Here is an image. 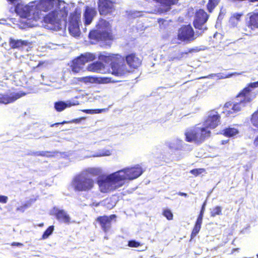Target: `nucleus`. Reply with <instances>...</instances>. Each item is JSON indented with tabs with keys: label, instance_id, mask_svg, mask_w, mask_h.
Returning a JSON list of instances; mask_svg holds the SVG:
<instances>
[{
	"label": "nucleus",
	"instance_id": "1",
	"mask_svg": "<svg viewBox=\"0 0 258 258\" xmlns=\"http://www.w3.org/2000/svg\"><path fill=\"white\" fill-rule=\"evenodd\" d=\"M97 55L100 60L106 63L110 62L112 74L121 76L129 72L124 63L123 57L119 54H112L105 51L99 52L97 55L90 52L82 54L73 61L71 66L72 71L76 73H79L84 69L86 62L94 60Z\"/></svg>",
	"mask_w": 258,
	"mask_h": 258
},
{
	"label": "nucleus",
	"instance_id": "2",
	"mask_svg": "<svg viewBox=\"0 0 258 258\" xmlns=\"http://www.w3.org/2000/svg\"><path fill=\"white\" fill-rule=\"evenodd\" d=\"M144 171L139 165L129 167L99 178L97 180L99 190L106 193L121 187L129 180H133L141 176Z\"/></svg>",
	"mask_w": 258,
	"mask_h": 258
},
{
	"label": "nucleus",
	"instance_id": "3",
	"mask_svg": "<svg viewBox=\"0 0 258 258\" xmlns=\"http://www.w3.org/2000/svg\"><path fill=\"white\" fill-rule=\"evenodd\" d=\"M40 5L45 11L55 7L53 11L44 17V22L49 25V29L58 31L66 28L68 11L71 7H74V4H68L60 0H42Z\"/></svg>",
	"mask_w": 258,
	"mask_h": 258
},
{
	"label": "nucleus",
	"instance_id": "4",
	"mask_svg": "<svg viewBox=\"0 0 258 258\" xmlns=\"http://www.w3.org/2000/svg\"><path fill=\"white\" fill-rule=\"evenodd\" d=\"M258 87V81L250 83L237 95V102H227L224 105L227 115L234 114L241 111L255 97L251 92V89Z\"/></svg>",
	"mask_w": 258,
	"mask_h": 258
},
{
	"label": "nucleus",
	"instance_id": "5",
	"mask_svg": "<svg viewBox=\"0 0 258 258\" xmlns=\"http://www.w3.org/2000/svg\"><path fill=\"white\" fill-rule=\"evenodd\" d=\"M97 29L92 31L89 33L91 39L97 40H111L112 35L110 32V26L108 22L101 19L96 25Z\"/></svg>",
	"mask_w": 258,
	"mask_h": 258
},
{
	"label": "nucleus",
	"instance_id": "6",
	"mask_svg": "<svg viewBox=\"0 0 258 258\" xmlns=\"http://www.w3.org/2000/svg\"><path fill=\"white\" fill-rule=\"evenodd\" d=\"M72 184L76 191H88L93 188L94 181L87 172H82L74 177Z\"/></svg>",
	"mask_w": 258,
	"mask_h": 258
},
{
	"label": "nucleus",
	"instance_id": "7",
	"mask_svg": "<svg viewBox=\"0 0 258 258\" xmlns=\"http://www.w3.org/2000/svg\"><path fill=\"white\" fill-rule=\"evenodd\" d=\"M211 132L205 127L195 126L187 129L185 133L186 141L189 142L202 143L210 136Z\"/></svg>",
	"mask_w": 258,
	"mask_h": 258
},
{
	"label": "nucleus",
	"instance_id": "8",
	"mask_svg": "<svg viewBox=\"0 0 258 258\" xmlns=\"http://www.w3.org/2000/svg\"><path fill=\"white\" fill-rule=\"evenodd\" d=\"M81 12L76 9L71 14L69 20V31L71 35L77 37L80 35L79 23L81 22Z\"/></svg>",
	"mask_w": 258,
	"mask_h": 258
},
{
	"label": "nucleus",
	"instance_id": "9",
	"mask_svg": "<svg viewBox=\"0 0 258 258\" xmlns=\"http://www.w3.org/2000/svg\"><path fill=\"white\" fill-rule=\"evenodd\" d=\"M177 39L186 43L194 40L196 37L192 28L189 25L181 27L178 30Z\"/></svg>",
	"mask_w": 258,
	"mask_h": 258
},
{
	"label": "nucleus",
	"instance_id": "10",
	"mask_svg": "<svg viewBox=\"0 0 258 258\" xmlns=\"http://www.w3.org/2000/svg\"><path fill=\"white\" fill-rule=\"evenodd\" d=\"M25 95L26 94L23 92H15L9 90L4 93L0 94V104H7L13 103Z\"/></svg>",
	"mask_w": 258,
	"mask_h": 258
},
{
	"label": "nucleus",
	"instance_id": "11",
	"mask_svg": "<svg viewBox=\"0 0 258 258\" xmlns=\"http://www.w3.org/2000/svg\"><path fill=\"white\" fill-rule=\"evenodd\" d=\"M209 18L208 15L203 10H199L196 14L195 19L194 22V26L196 29L203 30H207L205 23Z\"/></svg>",
	"mask_w": 258,
	"mask_h": 258
},
{
	"label": "nucleus",
	"instance_id": "12",
	"mask_svg": "<svg viewBox=\"0 0 258 258\" xmlns=\"http://www.w3.org/2000/svg\"><path fill=\"white\" fill-rule=\"evenodd\" d=\"M220 115L215 110H211L208 113L207 118L205 120L204 127L208 128H214L217 127L220 122Z\"/></svg>",
	"mask_w": 258,
	"mask_h": 258
},
{
	"label": "nucleus",
	"instance_id": "13",
	"mask_svg": "<svg viewBox=\"0 0 258 258\" xmlns=\"http://www.w3.org/2000/svg\"><path fill=\"white\" fill-rule=\"evenodd\" d=\"M115 215H111L109 216H100L97 218L96 221L99 223V225L103 231L107 232L111 228V221L115 219Z\"/></svg>",
	"mask_w": 258,
	"mask_h": 258
},
{
	"label": "nucleus",
	"instance_id": "14",
	"mask_svg": "<svg viewBox=\"0 0 258 258\" xmlns=\"http://www.w3.org/2000/svg\"><path fill=\"white\" fill-rule=\"evenodd\" d=\"M113 4L110 0H99L98 9L101 15H106L112 12Z\"/></svg>",
	"mask_w": 258,
	"mask_h": 258
},
{
	"label": "nucleus",
	"instance_id": "15",
	"mask_svg": "<svg viewBox=\"0 0 258 258\" xmlns=\"http://www.w3.org/2000/svg\"><path fill=\"white\" fill-rule=\"evenodd\" d=\"M165 145L170 150L177 151L182 150L184 144L181 140L178 138H174L166 141Z\"/></svg>",
	"mask_w": 258,
	"mask_h": 258
},
{
	"label": "nucleus",
	"instance_id": "16",
	"mask_svg": "<svg viewBox=\"0 0 258 258\" xmlns=\"http://www.w3.org/2000/svg\"><path fill=\"white\" fill-rule=\"evenodd\" d=\"M96 14L97 12L95 9L88 6L86 7V9L83 14L84 24L85 26L90 25L91 23Z\"/></svg>",
	"mask_w": 258,
	"mask_h": 258
},
{
	"label": "nucleus",
	"instance_id": "17",
	"mask_svg": "<svg viewBox=\"0 0 258 258\" xmlns=\"http://www.w3.org/2000/svg\"><path fill=\"white\" fill-rule=\"evenodd\" d=\"M125 60L128 66L134 69L139 67L141 64V59L134 53L128 54L125 57Z\"/></svg>",
	"mask_w": 258,
	"mask_h": 258
},
{
	"label": "nucleus",
	"instance_id": "18",
	"mask_svg": "<svg viewBox=\"0 0 258 258\" xmlns=\"http://www.w3.org/2000/svg\"><path fill=\"white\" fill-rule=\"evenodd\" d=\"M79 104L78 101L75 100H68L66 102L58 101L55 103L54 108L57 111H61L67 107Z\"/></svg>",
	"mask_w": 258,
	"mask_h": 258
},
{
	"label": "nucleus",
	"instance_id": "19",
	"mask_svg": "<svg viewBox=\"0 0 258 258\" xmlns=\"http://www.w3.org/2000/svg\"><path fill=\"white\" fill-rule=\"evenodd\" d=\"M55 214L56 219L60 222L68 224L70 223L71 217L66 211L55 209Z\"/></svg>",
	"mask_w": 258,
	"mask_h": 258
},
{
	"label": "nucleus",
	"instance_id": "20",
	"mask_svg": "<svg viewBox=\"0 0 258 258\" xmlns=\"http://www.w3.org/2000/svg\"><path fill=\"white\" fill-rule=\"evenodd\" d=\"M89 71L103 74L105 73V66L100 61H96L89 64L87 67Z\"/></svg>",
	"mask_w": 258,
	"mask_h": 258
},
{
	"label": "nucleus",
	"instance_id": "21",
	"mask_svg": "<svg viewBox=\"0 0 258 258\" xmlns=\"http://www.w3.org/2000/svg\"><path fill=\"white\" fill-rule=\"evenodd\" d=\"M15 11L16 13L19 14L22 17H27L30 12V7L28 6H23L22 5H17L15 7Z\"/></svg>",
	"mask_w": 258,
	"mask_h": 258
},
{
	"label": "nucleus",
	"instance_id": "22",
	"mask_svg": "<svg viewBox=\"0 0 258 258\" xmlns=\"http://www.w3.org/2000/svg\"><path fill=\"white\" fill-rule=\"evenodd\" d=\"M28 43V41L15 40L12 38H10L9 40V44L12 48H19L24 45H27Z\"/></svg>",
	"mask_w": 258,
	"mask_h": 258
},
{
	"label": "nucleus",
	"instance_id": "23",
	"mask_svg": "<svg viewBox=\"0 0 258 258\" xmlns=\"http://www.w3.org/2000/svg\"><path fill=\"white\" fill-rule=\"evenodd\" d=\"M249 27L251 29L258 28V14L254 13L249 18Z\"/></svg>",
	"mask_w": 258,
	"mask_h": 258
},
{
	"label": "nucleus",
	"instance_id": "24",
	"mask_svg": "<svg viewBox=\"0 0 258 258\" xmlns=\"http://www.w3.org/2000/svg\"><path fill=\"white\" fill-rule=\"evenodd\" d=\"M240 74H238L237 73H234L231 74H229L228 75H225L224 74L218 73V74H212L207 77H202L201 78H212L214 76H217L218 79H223L228 78H230L233 75H240Z\"/></svg>",
	"mask_w": 258,
	"mask_h": 258
},
{
	"label": "nucleus",
	"instance_id": "25",
	"mask_svg": "<svg viewBox=\"0 0 258 258\" xmlns=\"http://www.w3.org/2000/svg\"><path fill=\"white\" fill-rule=\"evenodd\" d=\"M83 172H87L88 175L91 174L93 176L100 175L102 173V170L100 167H91L87 168Z\"/></svg>",
	"mask_w": 258,
	"mask_h": 258
},
{
	"label": "nucleus",
	"instance_id": "26",
	"mask_svg": "<svg viewBox=\"0 0 258 258\" xmlns=\"http://www.w3.org/2000/svg\"><path fill=\"white\" fill-rule=\"evenodd\" d=\"M238 131L235 128L229 127L224 130V135L227 137H231L237 134Z\"/></svg>",
	"mask_w": 258,
	"mask_h": 258
},
{
	"label": "nucleus",
	"instance_id": "27",
	"mask_svg": "<svg viewBox=\"0 0 258 258\" xmlns=\"http://www.w3.org/2000/svg\"><path fill=\"white\" fill-rule=\"evenodd\" d=\"M111 154V151L107 150V149H103L99 150L95 154L92 155V157H102V156H108Z\"/></svg>",
	"mask_w": 258,
	"mask_h": 258
},
{
	"label": "nucleus",
	"instance_id": "28",
	"mask_svg": "<svg viewBox=\"0 0 258 258\" xmlns=\"http://www.w3.org/2000/svg\"><path fill=\"white\" fill-rule=\"evenodd\" d=\"M220 0H209L207 4V9L208 11L211 13L215 7L218 4Z\"/></svg>",
	"mask_w": 258,
	"mask_h": 258
},
{
	"label": "nucleus",
	"instance_id": "29",
	"mask_svg": "<svg viewBox=\"0 0 258 258\" xmlns=\"http://www.w3.org/2000/svg\"><path fill=\"white\" fill-rule=\"evenodd\" d=\"M224 49L225 51H228L229 50H232V51L227 52V54L230 55L232 54L233 52L236 50V46L234 43H230L226 46L224 47Z\"/></svg>",
	"mask_w": 258,
	"mask_h": 258
},
{
	"label": "nucleus",
	"instance_id": "30",
	"mask_svg": "<svg viewBox=\"0 0 258 258\" xmlns=\"http://www.w3.org/2000/svg\"><path fill=\"white\" fill-rule=\"evenodd\" d=\"M222 214V208L220 206H216L215 208L211 209V216L214 217L217 215Z\"/></svg>",
	"mask_w": 258,
	"mask_h": 258
},
{
	"label": "nucleus",
	"instance_id": "31",
	"mask_svg": "<svg viewBox=\"0 0 258 258\" xmlns=\"http://www.w3.org/2000/svg\"><path fill=\"white\" fill-rule=\"evenodd\" d=\"M29 155L36 156H46V157H50L51 155L50 154V152L47 151H37V152H33Z\"/></svg>",
	"mask_w": 258,
	"mask_h": 258
},
{
	"label": "nucleus",
	"instance_id": "32",
	"mask_svg": "<svg viewBox=\"0 0 258 258\" xmlns=\"http://www.w3.org/2000/svg\"><path fill=\"white\" fill-rule=\"evenodd\" d=\"M106 204H107L108 205L107 206V208H109V209H111L114 206V205H113V204H109V202L108 200H106L104 201H102L100 203L93 202L91 204V206L98 207L100 205H105Z\"/></svg>",
	"mask_w": 258,
	"mask_h": 258
},
{
	"label": "nucleus",
	"instance_id": "33",
	"mask_svg": "<svg viewBox=\"0 0 258 258\" xmlns=\"http://www.w3.org/2000/svg\"><path fill=\"white\" fill-rule=\"evenodd\" d=\"M54 230L53 226H49L44 232L42 235V239L47 238L49 235H50Z\"/></svg>",
	"mask_w": 258,
	"mask_h": 258
},
{
	"label": "nucleus",
	"instance_id": "34",
	"mask_svg": "<svg viewBox=\"0 0 258 258\" xmlns=\"http://www.w3.org/2000/svg\"><path fill=\"white\" fill-rule=\"evenodd\" d=\"M251 121L253 125L258 127V110L252 114Z\"/></svg>",
	"mask_w": 258,
	"mask_h": 258
},
{
	"label": "nucleus",
	"instance_id": "35",
	"mask_svg": "<svg viewBox=\"0 0 258 258\" xmlns=\"http://www.w3.org/2000/svg\"><path fill=\"white\" fill-rule=\"evenodd\" d=\"M163 215L167 218L168 220H171L173 218V214L169 210H165L163 212Z\"/></svg>",
	"mask_w": 258,
	"mask_h": 258
},
{
	"label": "nucleus",
	"instance_id": "36",
	"mask_svg": "<svg viewBox=\"0 0 258 258\" xmlns=\"http://www.w3.org/2000/svg\"><path fill=\"white\" fill-rule=\"evenodd\" d=\"M204 171L203 168L195 169L190 171V173L196 176H198Z\"/></svg>",
	"mask_w": 258,
	"mask_h": 258
},
{
	"label": "nucleus",
	"instance_id": "37",
	"mask_svg": "<svg viewBox=\"0 0 258 258\" xmlns=\"http://www.w3.org/2000/svg\"><path fill=\"white\" fill-rule=\"evenodd\" d=\"M140 245V243H139L138 241H136V240H130L128 242V245L130 247H138Z\"/></svg>",
	"mask_w": 258,
	"mask_h": 258
},
{
	"label": "nucleus",
	"instance_id": "38",
	"mask_svg": "<svg viewBox=\"0 0 258 258\" xmlns=\"http://www.w3.org/2000/svg\"><path fill=\"white\" fill-rule=\"evenodd\" d=\"M200 229L201 228L196 227L195 226H194L191 234V239L194 238L197 235V234L199 232Z\"/></svg>",
	"mask_w": 258,
	"mask_h": 258
},
{
	"label": "nucleus",
	"instance_id": "39",
	"mask_svg": "<svg viewBox=\"0 0 258 258\" xmlns=\"http://www.w3.org/2000/svg\"><path fill=\"white\" fill-rule=\"evenodd\" d=\"M200 229L201 228L196 227L195 226H194L191 234V239L194 238L197 235V234L199 232Z\"/></svg>",
	"mask_w": 258,
	"mask_h": 258
},
{
	"label": "nucleus",
	"instance_id": "40",
	"mask_svg": "<svg viewBox=\"0 0 258 258\" xmlns=\"http://www.w3.org/2000/svg\"><path fill=\"white\" fill-rule=\"evenodd\" d=\"M195 51H196L195 49H194V48L190 49L188 50V52L180 53V54H179V56L176 57L175 58H177L178 59H180L181 57H182L184 55L187 54L188 53H192V52H194Z\"/></svg>",
	"mask_w": 258,
	"mask_h": 258
},
{
	"label": "nucleus",
	"instance_id": "41",
	"mask_svg": "<svg viewBox=\"0 0 258 258\" xmlns=\"http://www.w3.org/2000/svg\"><path fill=\"white\" fill-rule=\"evenodd\" d=\"M8 198L7 196L0 195V203L6 204L7 203Z\"/></svg>",
	"mask_w": 258,
	"mask_h": 258
},
{
	"label": "nucleus",
	"instance_id": "42",
	"mask_svg": "<svg viewBox=\"0 0 258 258\" xmlns=\"http://www.w3.org/2000/svg\"><path fill=\"white\" fill-rule=\"evenodd\" d=\"M100 82L102 83H108L111 82V79L109 78H101Z\"/></svg>",
	"mask_w": 258,
	"mask_h": 258
},
{
	"label": "nucleus",
	"instance_id": "43",
	"mask_svg": "<svg viewBox=\"0 0 258 258\" xmlns=\"http://www.w3.org/2000/svg\"><path fill=\"white\" fill-rule=\"evenodd\" d=\"M104 109L87 110L86 112L99 113L102 112Z\"/></svg>",
	"mask_w": 258,
	"mask_h": 258
},
{
	"label": "nucleus",
	"instance_id": "44",
	"mask_svg": "<svg viewBox=\"0 0 258 258\" xmlns=\"http://www.w3.org/2000/svg\"><path fill=\"white\" fill-rule=\"evenodd\" d=\"M141 16V13L140 12H134L131 14V16L133 18L140 17Z\"/></svg>",
	"mask_w": 258,
	"mask_h": 258
},
{
	"label": "nucleus",
	"instance_id": "45",
	"mask_svg": "<svg viewBox=\"0 0 258 258\" xmlns=\"http://www.w3.org/2000/svg\"><path fill=\"white\" fill-rule=\"evenodd\" d=\"M28 208L27 205L25 204V205L21 206L20 207H19L17 209V211H21L22 212H24L25 210Z\"/></svg>",
	"mask_w": 258,
	"mask_h": 258
},
{
	"label": "nucleus",
	"instance_id": "46",
	"mask_svg": "<svg viewBox=\"0 0 258 258\" xmlns=\"http://www.w3.org/2000/svg\"><path fill=\"white\" fill-rule=\"evenodd\" d=\"M242 16L241 14H234L233 15V18L236 19L237 21H239Z\"/></svg>",
	"mask_w": 258,
	"mask_h": 258
},
{
	"label": "nucleus",
	"instance_id": "47",
	"mask_svg": "<svg viewBox=\"0 0 258 258\" xmlns=\"http://www.w3.org/2000/svg\"><path fill=\"white\" fill-rule=\"evenodd\" d=\"M253 143L254 146L258 148V136L255 139Z\"/></svg>",
	"mask_w": 258,
	"mask_h": 258
},
{
	"label": "nucleus",
	"instance_id": "48",
	"mask_svg": "<svg viewBox=\"0 0 258 258\" xmlns=\"http://www.w3.org/2000/svg\"><path fill=\"white\" fill-rule=\"evenodd\" d=\"M203 216H204V213H203V212H200V213L198 217V219L203 220Z\"/></svg>",
	"mask_w": 258,
	"mask_h": 258
},
{
	"label": "nucleus",
	"instance_id": "49",
	"mask_svg": "<svg viewBox=\"0 0 258 258\" xmlns=\"http://www.w3.org/2000/svg\"><path fill=\"white\" fill-rule=\"evenodd\" d=\"M12 245L13 246H22L23 245V244H22L21 243H19V242H13Z\"/></svg>",
	"mask_w": 258,
	"mask_h": 258
},
{
	"label": "nucleus",
	"instance_id": "50",
	"mask_svg": "<svg viewBox=\"0 0 258 258\" xmlns=\"http://www.w3.org/2000/svg\"><path fill=\"white\" fill-rule=\"evenodd\" d=\"M205 205H206V202L204 203V204L202 206V209H201V210L200 211V212H202L203 213H204V212H205Z\"/></svg>",
	"mask_w": 258,
	"mask_h": 258
},
{
	"label": "nucleus",
	"instance_id": "51",
	"mask_svg": "<svg viewBox=\"0 0 258 258\" xmlns=\"http://www.w3.org/2000/svg\"><path fill=\"white\" fill-rule=\"evenodd\" d=\"M178 195H179V196H184V197H187V194H186V193H184V192H179L178 193Z\"/></svg>",
	"mask_w": 258,
	"mask_h": 258
},
{
	"label": "nucleus",
	"instance_id": "52",
	"mask_svg": "<svg viewBox=\"0 0 258 258\" xmlns=\"http://www.w3.org/2000/svg\"><path fill=\"white\" fill-rule=\"evenodd\" d=\"M66 122H67L66 121H63L61 123H55L54 124H53L51 125V126H53L54 125H59L60 124H63L66 123Z\"/></svg>",
	"mask_w": 258,
	"mask_h": 258
},
{
	"label": "nucleus",
	"instance_id": "53",
	"mask_svg": "<svg viewBox=\"0 0 258 258\" xmlns=\"http://www.w3.org/2000/svg\"><path fill=\"white\" fill-rule=\"evenodd\" d=\"M202 222H203V220H200V219H197L196 223L201 225L202 224Z\"/></svg>",
	"mask_w": 258,
	"mask_h": 258
},
{
	"label": "nucleus",
	"instance_id": "54",
	"mask_svg": "<svg viewBox=\"0 0 258 258\" xmlns=\"http://www.w3.org/2000/svg\"><path fill=\"white\" fill-rule=\"evenodd\" d=\"M195 226L201 228V225L196 223Z\"/></svg>",
	"mask_w": 258,
	"mask_h": 258
},
{
	"label": "nucleus",
	"instance_id": "55",
	"mask_svg": "<svg viewBox=\"0 0 258 258\" xmlns=\"http://www.w3.org/2000/svg\"><path fill=\"white\" fill-rule=\"evenodd\" d=\"M175 39L172 40L173 43H177V44H180V42H174V41H175Z\"/></svg>",
	"mask_w": 258,
	"mask_h": 258
},
{
	"label": "nucleus",
	"instance_id": "56",
	"mask_svg": "<svg viewBox=\"0 0 258 258\" xmlns=\"http://www.w3.org/2000/svg\"><path fill=\"white\" fill-rule=\"evenodd\" d=\"M43 225V223L40 224L39 225V226H40V227L42 226Z\"/></svg>",
	"mask_w": 258,
	"mask_h": 258
},
{
	"label": "nucleus",
	"instance_id": "57",
	"mask_svg": "<svg viewBox=\"0 0 258 258\" xmlns=\"http://www.w3.org/2000/svg\"><path fill=\"white\" fill-rule=\"evenodd\" d=\"M237 249H238V248L233 249V251H235V250H237Z\"/></svg>",
	"mask_w": 258,
	"mask_h": 258
},
{
	"label": "nucleus",
	"instance_id": "58",
	"mask_svg": "<svg viewBox=\"0 0 258 258\" xmlns=\"http://www.w3.org/2000/svg\"><path fill=\"white\" fill-rule=\"evenodd\" d=\"M224 141H222V144H224Z\"/></svg>",
	"mask_w": 258,
	"mask_h": 258
},
{
	"label": "nucleus",
	"instance_id": "59",
	"mask_svg": "<svg viewBox=\"0 0 258 258\" xmlns=\"http://www.w3.org/2000/svg\"><path fill=\"white\" fill-rule=\"evenodd\" d=\"M257 257H258V254H257Z\"/></svg>",
	"mask_w": 258,
	"mask_h": 258
}]
</instances>
